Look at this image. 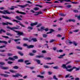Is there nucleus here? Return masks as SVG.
<instances>
[{
    "mask_svg": "<svg viewBox=\"0 0 80 80\" xmlns=\"http://www.w3.org/2000/svg\"><path fill=\"white\" fill-rule=\"evenodd\" d=\"M2 32L4 33H5V32H6L5 30L2 29L0 30V34H1L2 33Z\"/></svg>",
    "mask_w": 80,
    "mask_h": 80,
    "instance_id": "4be33fe9",
    "label": "nucleus"
},
{
    "mask_svg": "<svg viewBox=\"0 0 80 80\" xmlns=\"http://www.w3.org/2000/svg\"><path fill=\"white\" fill-rule=\"evenodd\" d=\"M1 24H2V25H7V22L6 23L5 22H2L1 23Z\"/></svg>",
    "mask_w": 80,
    "mask_h": 80,
    "instance_id": "c85d7f7f",
    "label": "nucleus"
},
{
    "mask_svg": "<svg viewBox=\"0 0 80 80\" xmlns=\"http://www.w3.org/2000/svg\"><path fill=\"white\" fill-rule=\"evenodd\" d=\"M79 31V30L78 29H77L76 30H73L72 31V32H78Z\"/></svg>",
    "mask_w": 80,
    "mask_h": 80,
    "instance_id": "de8ad7c7",
    "label": "nucleus"
},
{
    "mask_svg": "<svg viewBox=\"0 0 80 80\" xmlns=\"http://www.w3.org/2000/svg\"><path fill=\"white\" fill-rule=\"evenodd\" d=\"M37 77H39V78H44V77L40 75H38L37 76Z\"/></svg>",
    "mask_w": 80,
    "mask_h": 80,
    "instance_id": "a878e982",
    "label": "nucleus"
},
{
    "mask_svg": "<svg viewBox=\"0 0 80 80\" xmlns=\"http://www.w3.org/2000/svg\"><path fill=\"white\" fill-rule=\"evenodd\" d=\"M42 53H46V51L43 50L42 51Z\"/></svg>",
    "mask_w": 80,
    "mask_h": 80,
    "instance_id": "0e129e2a",
    "label": "nucleus"
},
{
    "mask_svg": "<svg viewBox=\"0 0 80 80\" xmlns=\"http://www.w3.org/2000/svg\"><path fill=\"white\" fill-rule=\"evenodd\" d=\"M34 10L36 11L38 10H39V8H38L36 7L34 8Z\"/></svg>",
    "mask_w": 80,
    "mask_h": 80,
    "instance_id": "ea45409f",
    "label": "nucleus"
},
{
    "mask_svg": "<svg viewBox=\"0 0 80 80\" xmlns=\"http://www.w3.org/2000/svg\"><path fill=\"white\" fill-rule=\"evenodd\" d=\"M7 28L8 29H10V30H12V28H11L10 27H7Z\"/></svg>",
    "mask_w": 80,
    "mask_h": 80,
    "instance_id": "603ef678",
    "label": "nucleus"
},
{
    "mask_svg": "<svg viewBox=\"0 0 80 80\" xmlns=\"http://www.w3.org/2000/svg\"><path fill=\"white\" fill-rule=\"evenodd\" d=\"M65 56V54H64L63 55H61L58 57V58H62L63 57Z\"/></svg>",
    "mask_w": 80,
    "mask_h": 80,
    "instance_id": "f8f14e48",
    "label": "nucleus"
},
{
    "mask_svg": "<svg viewBox=\"0 0 80 80\" xmlns=\"http://www.w3.org/2000/svg\"><path fill=\"white\" fill-rule=\"evenodd\" d=\"M55 41V39H51L49 41L50 43H52V42H53Z\"/></svg>",
    "mask_w": 80,
    "mask_h": 80,
    "instance_id": "7c9ffc66",
    "label": "nucleus"
},
{
    "mask_svg": "<svg viewBox=\"0 0 80 80\" xmlns=\"http://www.w3.org/2000/svg\"><path fill=\"white\" fill-rule=\"evenodd\" d=\"M68 43H69L70 44H72V43H73V42H71V41H68Z\"/></svg>",
    "mask_w": 80,
    "mask_h": 80,
    "instance_id": "680f3d73",
    "label": "nucleus"
},
{
    "mask_svg": "<svg viewBox=\"0 0 80 80\" xmlns=\"http://www.w3.org/2000/svg\"><path fill=\"white\" fill-rule=\"evenodd\" d=\"M17 48L18 49H19L20 50H22V48H21L20 47L18 46H17Z\"/></svg>",
    "mask_w": 80,
    "mask_h": 80,
    "instance_id": "3c124183",
    "label": "nucleus"
},
{
    "mask_svg": "<svg viewBox=\"0 0 80 80\" xmlns=\"http://www.w3.org/2000/svg\"><path fill=\"white\" fill-rule=\"evenodd\" d=\"M20 25L22 27H24V28H25V26L22 24H20Z\"/></svg>",
    "mask_w": 80,
    "mask_h": 80,
    "instance_id": "8fccbe9b",
    "label": "nucleus"
},
{
    "mask_svg": "<svg viewBox=\"0 0 80 80\" xmlns=\"http://www.w3.org/2000/svg\"><path fill=\"white\" fill-rule=\"evenodd\" d=\"M48 73L49 75H52V72L51 71H49L48 72Z\"/></svg>",
    "mask_w": 80,
    "mask_h": 80,
    "instance_id": "e433bc0d",
    "label": "nucleus"
},
{
    "mask_svg": "<svg viewBox=\"0 0 80 80\" xmlns=\"http://www.w3.org/2000/svg\"><path fill=\"white\" fill-rule=\"evenodd\" d=\"M20 28V26H18L17 27H13L12 28V30H13V31H14L15 32L17 33V34L19 36H20V35H23V32H20L19 31H15V29H18Z\"/></svg>",
    "mask_w": 80,
    "mask_h": 80,
    "instance_id": "f257e3e1",
    "label": "nucleus"
},
{
    "mask_svg": "<svg viewBox=\"0 0 80 80\" xmlns=\"http://www.w3.org/2000/svg\"><path fill=\"white\" fill-rule=\"evenodd\" d=\"M8 69V67H4V68H3V70H7Z\"/></svg>",
    "mask_w": 80,
    "mask_h": 80,
    "instance_id": "58836bf2",
    "label": "nucleus"
},
{
    "mask_svg": "<svg viewBox=\"0 0 80 80\" xmlns=\"http://www.w3.org/2000/svg\"><path fill=\"white\" fill-rule=\"evenodd\" d=\"M0 56H2V57H5L6 55L4 54H0Z\"/></svg>",
    "mask_w": 80,
    "mask_h": 80,
    "instance_id": "4d7b16f0",
    "label": "nucleus"
},
{
    "mask_svg": "<svg viewBox=\"0 0 80 80\" xmlns=\"http://www.w3.org/2000/svg\"><path fill=\"white\" fill-rule=\"evenodd\" d=\"M72 43L75 45V46H77V43L75 41L72 42Z\"/></svg>",
    "mask_w": 80,
    "mask_h": 80,
    "instance_id": "cd10ccee",
    "label": "nucleus"
},
{
    "mask_svg": "<svg viewBox=\"0 0 80 80\" xmlns=\"http://www.w3.org/2000/svg\"><path fill=\"white\" fill-rule=\"evenodd\" d=\"M65 21L67 22H75V20L74 19H69L68 20H66Z\"/></svg>",
    "mask_w": 80,
    "mask_h": 80,
    "instance_id": "0eeeda50",
    "label": "nucleus"
},
{
    "mask_svg": "<svg viewBox=\"0 0 80 80\" xmlns=\"http://www.w3.org/2000/svg\"><path fill=\"white\" fill-rule=\"evenodd\" d=\"M13 58H14V59H17L18 57L17 56H14L13 57Z\"/></svg>",
    "mask_w": 80,
    "mask_h": 80,
    "instance_id": "864d4df0",
    "label": "nucleus"
},
{
    "mask_svg": "<svg viewBox=\"0 0 80 80\" xmlns=\"http://www.w3.org/2000/svg\"><path fill=\"white\" fill-rule=\"evenodd\" d=\"M44 30L45 28L44 27H41L40 29L39 28L38 29V31H43V30Z\"/></svg>",
    "mask_w": 80,
    "mask_h": 80,
    "instance_id": "1a4fd4ad",
    "label": "nucleus"
},
{
    "mask_svg": "<svg viewBox=\"0 0 80 80\" xmlns=\"http://www.w3.org/2000/svg\"><path fill=\"white\" fill-rule=\"evenodd\" d=\"M36 7H39L40 8H42V6L39 5H35Z\"/></svg>",
    "mask_w": 80,
    "mask_h": 80,
    "instance_id": "a18cd8bd",
    "label": "nucleus"
},
{
    "mask_svg": "<svg viewBox=\"0 0 80 80\" xmlns=\"http://www.w3.org/2000/svg\"><path fill=\"white\" fill-rule=\"evenodd\" d=\"M73 12L75 13H78V11L77 10H74Z\"/></svg>",
    "mask_w": 80,
    "mask_h": 80,
    "instance_id": "13d9d810",
    "label": "nucleus"
},
{
    "mask_svg": "<svg viewBox=\"0 0 80 80\" xmlns=\"http://www.w3.org/2000/svg\"><path fill=\"white\" fill-rule=\"evenodd\" d=\"M10 71L11 72H12V73H15L16 72V71H15L13 70H10Z\"/></svg>",
    "mask_w": 80,
    "mask_h": 80,
    "instance_id": "49530a36",
    "label": "nucleus"
},
{
    "mask_svg": "<svg viewBox=\"0 0 80 80\" xmlns=\"http://www.w3.org/2000/svg\"><path fill=\"white\" fill-rule=\"evenodd\" d=\"M13 68H14L15 69H18V68H19L17 66H14L13 67Z\"/></svg>",
    "mask_w": 80,
    "mask_h": 80,
    "instance_id": "2f4dec72",
    "label": "nucleus"
},
{
    "mask_svg": "<svg viewBox=\"0 0 80 80\" xmlns=\"http://www.w3.org/2000/svg\"><path fill=\"white\" fill-rule=\"evenodd\" d=\"M6 34L7 35H8V36H12V35L11 34L9 33H6Z\"/></svg>",
    "mask_w": 80,
    "mask_h": 80,
    "instance_id": "37998d69",
    "label": "nucleus"
},
{
    "mask_svg": "<svg viewBox=\"0 0 80 80\" xmlns=\"http://www.w3.org/2000/svg\"><path fill=\"white\" fill-rule=\"evenodd\" d=\"M28 5V4H26V5H21L20 6L19 5H17L18 7H22V8H25L26 7H27V6Z\"/></svg>",
    "mask_w": 80,
    "mask_h": 80,
    "instance_id": "dca6fc26",
    "label": "nucleus"
},
{
    "mask_svg": "<svg viewBox=\"0 0 80 80\" xmlns=\"http://www.w3.org/2000/svg\"><path fill=\"white\" fill-rule=\"evenodd\" d=\"M29 55H30L31 56H33V55H34V54L32 53H29Z\"/></svg>",
    "mask_w": 80,
    "mask_h": 80,
    "instance_id": "338daca9",
    "label": "nucleus"
},
{
    "mask_svg": "<svg viewBox=\"0 0 80 80\" xmlns=\"http://www.w3.org/2000/svg\"><path fill=\"white\" fill-rule=\"evenodd\" d=\"M71 7H72V6L71 5H68L67 6V8H70Z\"/></svg>",
    "mask_w": 80,
    "mask_h": 80,
    "instance_id": "69168bd1",
    "label": "nucleus"
},
{
    "mask_svg": "<svg viewBox=\"0 0 80 80\" xmlns=\"http://www.w3.org/2000/svg\"><path fill=\"white\" fill-rule=\"evenodd\" d=\"M16 12L18 13H20V14H22L23 15H26V13L24 12H19L18 11H16Z\"/></svg>",
    "mask_w": 80,
    "mask_h": 80,
    "instance_id": "6e6552de",
    "label": "nucleus"
},
{
    "mask_svg": "<svg viewBox=\"0 0 80 80\" xmlns=\"http://www.w3.org/2000/svg\"><path fill=\"white\" fill-rule=\"evenodd\" d=\"M16 77H23V76L22 75L19 73H16Z\"/></svg>",
    "mask_w": 80,
    "mask_h": 80,
    "instance_id": "9b49d317",
    "label": "nucleus"
},
{
    "mask_svg": "<svg viewBox=\"0 0 80 80\" xmlns=\"http://www.w3.org/2000/svg\"><path fill=\"white\" fill-rule=\"evenodd\" d=\"M8 60H12V61H14V60H15V59L9 57L8 58Z\"/></svg>",
    "mask_w": 80,
    "mask_h": 80,
    "instance_id": "aec40b11",
    "label": "nucleus"
},
{
    "mask_svg": "<svg viewBox=\"0 0 80 80\" xmlns=\"http://www.w3.org/2000/svg\"><path fill=\"white\" fill-rule=\"evenodd\" d=\"M12 63H13V62H12L10 61H8V64H11Z\"/></svg>",
    "mask_w": 80,
    "mask_h": 80,
    "instance_id": "6e6d98bb",
    "label": "nucleus"
},
{
    "mask_svg": "<svg viewBox=\"0 0 80 80\" xmlns=\"http://www.w3.org/2000/svg\"><path fill=\"white\" fill-rule=\"evenodd\" d=\"M7 55L8 56H12V55H13V54L11 53H8Z\"/></svg>",
    "mask_w": 80,
    "mask_h": 80,
    "instance_id": "79ce46f5",
    "label": "nucleus"
},
{
    "mask_svg": "<svg viewBox=\"0 0 80 80\" xmlns=\"http://www.w3.org/2000/svg\"><path fill=\"white\" fill-rule=\"evenodd\" d=\"M42 36L43 37H44V38H46V37H47V34H43Z\"/></svg>",
    "mask_w": 80,
    "mask_h": 80,
    "instance_id": "a19ab883",
    "label": "nucleus"
},
{
    "mask_svg": "<svg viewBox=\"0 0 80 80\" xmlns=\"http://www.w3.org/2000/svg\"><path fill=\"white\" fill-rule=\"evenodd\" d=\"M15 18L16 19H17V20H22V19L18 16H16Z\"/></svg>",
    "mask_w": 80,
    "mask_h": 80,
    "instance_id": "f3484780",
    "label": "nucleus"
},
{
    "mask_svg": "<svg viewBox=\"0 0 80 80\" xmlns=\"http://www.w3.org/2000/svg\"><path fill=\"white\" fill-rule=\"evenodd\" d=\"M19 40H20V39H18L14 40V41H15V42H18V41H19Z\"/></svg>",
    "mask_w": 80,
    "mask_h": 80,
    "instance_id": "052dcab7",
    "label": "nucleus"
},
{
    "mask_svg": "<svg viewBox=\"0 0 80 80\" xmlns=\"http://www.w3.org/2000/svg\"><path fill=\"white\" fill-rule=\"evenodd\" d=\"M23 62V59H20L18 61V62Z\"/></svg>",
    "mask_w": 80,
    "mask_h": 80,
    "instance_id": "4c0bfd02",
    "label": "nucleus"
},
{
    "mask_svg": "<svg viewBox=\"0 0 80 80\" xmlns=\"http://www.w3.org/2000/svg\"><path fill=\"white\" fill-rule=\"evenodd\" d=\"M6 23H7V25H8V24H9V25H13V24H12V23H10V22H6Z\"/></svg>",
    "mask_w": 80,
    "mask_h": 80,
    "instance_id": "5fc2aeb1",
    "label": "nucleus"
},
{
    "mask_svg": "<svg viewBox=\"0 0 80 80\" xmlns=\"http://www.w3.org/2000/svg\"><path fill=\"white\" fill-rule=\"evenodd\" d=\"M34 47V46L33 45H31L28 46V48H33Z\"/></svg>",
    "mask_w": 80,
    "mask_h": 80,
    "instance_id": "c756f323",
    "label": "nucleus"
},
{
    "mask_svg": "<svg viewBox=\"0 0 80 80\" xmlns=\"http://www.w3.org/2000/svg\"><path fill=\"white\" fill-rule=\"evenodd\" d=\"M53 78L56 80H58V79L57 78V77H56V76H55V75H54L53 76Z\"/></svg>",
    "mask_w": 80,
    "mask_h": 80,
    "instance_id": "c9c22d12",
    "label": "nucleus"
},
{
    "mask_svg": "<svg viewBox=\"0 0 80 80\" xmlns=\"http://www.w3.org/2000/svg\"><path fill=\"white\" fill-rule=\"evenodd\" d=\"M75 68H74V69H76V71H77V70H80V68H77L76 67H75Z\"/></svg>",
    "mask_w": 80,
    "mask_h": 80,
    "instance_id": "09e8293b",
    "label": "nucleus"
},
{
    "mask_svg": "<svg viewBox=\"0 0 80 80\" xmlns=\"http://www.w3.org/2000/svg\"><path fill=\"white\" fill-rule=\"evenodd\" d=\"M38 23L37 22H36L34 23H32L30 25L31 27H33V26H34V25H37Z\"/></svg>",
    "mask_w": 80,
    "mask_h": 80,
    "instance_id": "2eb2a0df",
    "label": "nucleus"
},
{
    "mask_svg": "<svg viewBox=\"0 0 80 80\" xmlns=\"http://www.w3.org/2000/svg\"><path fill=\"white\" fill-rule=\"evenodd\" d=\"M75 80H80V78H75Z\"/></svg>",
    "mask_w": 80,
    "mask_h": 80,
    "instance_id": "774afa93",
    "label": "nucleus"
},
{
    "mask_svg": "<svg viewBox=\"0 0 80 80\" xmlns=\"http://www.w3.org/2000/svg\"><path fill=\"white\" fill-rule=\"evenodd\" d=\"M46 64H48L49 65H52V64H54V62L46 63Z\"/></svg>",
    "mask_w": 80,
    "mask_h": 80,
    "instance_id": "e2e57ef3",
    "label": "nucleus"
},
{
    "mask_svg": "<svg viewBox=\"0 0 80 80\" xmlns=\"http://www.w3.org/2000/svg\"><path fill=\"white\" fill-rule=\"evenodd\" d=\"M35 57L38 58H43L44 56H43V55H37Z\"/></svg>",
    "mask_w": 80,
    "mask_h": 80,
    "instance_id": "423d86ee",
    "label": "nucleus"
},
{
    "mask_svg": "<svg viewBox=\"0 0 80 80\" xmlns=\"http://www.w3.org/2000/svg\"><path fill=\"white\" fill-rule=\"evenodd\" d=\"M67 69H68V70H69V71H68V72H72V70H73V69H74V68H75V67H73L72 68H72V66H70V65H68V66L67 67ZM68 68H71L70 69H68Z\"/></svg>",
    "mask_w": 80,
    "mask_h": 80,
    "instance_id": "7ed1b4c3",
    "label": "nucleus"
},
{
    "mask_svg": "<svg viewBox=\"0 0 80 80\" xmlns=\"http://www.w3.org/2000/svg\"><path fill=\"white\" fill-rule=\"evenodd\" d=\"M18 53H19V54L20 55H21V56H23V54L22 53V52H18Z\"/></svg>",
    "mask_w": 80,
    "mask_h": 80,
    "instance_id": "c03bdc74",
    "label": "nucleus"
},
{
    "mask_svg": "<svg viewBox=\"0 0 80 80\" xmlns=\"http://www.w3.org/2000/svg\"><path fill=\"white\" fill-rule=\"evenodd\" d=\"M53 68H54V69H58L59 68H58V66H55L54 67H53Z\"/></svg>",
    "mask_w": 80,
    "mask_h": 80,
    "instance_id": "f704fd0d",
    "label": "nucleus"
},
{
    "mask_svg": "<svg viewBox=\"0 0 80 80\" xmlns=\"http://www.w3.org/2000/svg\"><path fill=\"white\" fill-rule=\"evenodd\" d=\"M0 43H5V45L7 44V42L4 41H0Z\"/></svg>",
    "mask_w": 80,
    "mask_h": 80,
    "instance_id": "ddd939ff",
    "label": "nucleus"
},
{
    "mask_svg": "<svg viewBox=\"0 0 80 80\" xmlns=\"http://www.w3.org/2000/svg\"><path fill=\"white\" fill-rule=\"evenodd\" d=\"M33 29V28L32 27H28V32H30V30H32Z\"/></svg>",
    "mask_w": 80,
    "mask_h": 80,
    "instance_id": "a211bd4d",
    "label": "nucleus"
},
{
    "mask_svg": "<svg viewBox=\"0 0 80 80\" xmlns=\"http://www.w3.org/2000/svg\"><path fill=\"white\" fill-rule=\"evenodd\" d=\"M29 62V61L28 60H26L24 62L26 65H30V64H31V63L28 62Z\"/></svg>",
    "mask_w": 80,
    "mask_h": 80,
    "instance_id": "9d476101",
    "label": "nucleus"
},
{
    "mask_svg": "<svg viewBox=\"0 0 80 80\" xmlns=\"http://www.w3.org/2000/svg\"><path fill=\"white\" fill-rule=\"evenodd\" d=\"M43 67H44V68H50V67L47 65H44L43 66Z\"/></svg>",
    "mask_w": 80,
    "mask_h": 80,
    "instance_id": "72a5a7b5",
    "label": "nucleus"
},
{
    "mask_svg": "<svg viewBox=\"0 0 80 80\" xmlns=\"http://www.w3.org/2000/svg\"><path fill=\"white\" fill-rule=\"evenodd\" d=\"M0 65H5V63L3 62H0Z\"/></svg>",
    "mask_w": 80,
    "mask_h": 80,
    "instance_id": "bf43d9fd",
    "label": "nucleus"
},
{
    "mask_svg": "<svg viewBox=\"0 0 80 80\" xmlns=\"http://www.w3.org/2000/svg\"><path fill=\"white\" fill-rule=\"evenodd\" d=\"M13 22H16V23H18V22H20H20H19L18 21H17L15 19H13L12 20Z\"/></svg>",
    "mask_w": 80,
    "mask_h": 80,
    "instance_id": "473e14b6",
    "label": "nucleus"
},
{
    "mask_svg": "<svg viewBox=\"0 0 80 80\" xmlns=\"http://www.w3.org/2000/svg\"><path fill=\"white\" fill-rule=\"evenodd\" d=\"M35 61H36V62H37V63H38V64H40V60H38V59H36Z\"/></svg>",
    "mask_w": 80,
    "mask_h": 80,
    "instance_id": "393cba45",
    "label": "nucleus"
},
{
    "mask_svg": "<svg viewBox=\"0 0 80 80\" xmlns=\"http://www.w3.org/2000/svg\"><path fill=\"white\" fill-rule=\"evenodd\" d=\"M36 13H37V14H35L34 15H38L39 14H42L43 13L41 12H36Z\"/></svg>",
    "mask_w": 80,
    "mask_h": 80,
    "instance_id": "b1692460",
    "label": "nucleus"
},
{
    "mask_svg": "<svg viewBox=\"0 0 80 80\" xmlns=\"http://www.w3.org/2000/svg\"><path fill=\"white\" fill-rule=\"evenodd\" d=\"M44 59H45V60H51V58L48 57L44 58Z\"/></svg>",
    "mask_w": 80,
    "mask_h": 80,
    "instance_id": "bb28decb",
    "label": "nucleus"
},
{
    "mask_svg": "<svg viewBox=\"0 0 80 80\" xmlns=\"http://www.w3.org/2000/svg\"><path fill=\"white\" fill-rule=\"evenodd\" d=\"M32 40L33 42H37V38H32Z\"/></svg>",
    "mask_w": 80,
    "mask_h": 80,
    "instance_id": "5701e85b",
    "label": "nucleus"
},
{
    "mask_svg": "<svg viewBox=\"0 0 80 80\" xmlns=\"http://www.w3.org/2000/svg\"><path fill=\"white\" fill-rule=\"evenodd\" d=\"M75 17H77V19L78 20H80V15H79L78 16L77 15H75Z\"/></svg>",
    "mask_w": 80,
    "mask_h": 80,
    "instance_id": "6ab92c4d",
    "label": "nucleus"
},
{
    "mask_svg": "<svg viewBox=\"0 0 80 80\" xmlns=\"http://www.w3.org/2000/svg\"><path fill=\"white\" fill-rule=\"evenodd\" d=\"M0 75H2V76H3L4 77H9L8 75L6 74H0Z\"/></svg>",
    "mask_w": 80,
    "mask_h": 80,
    "instance_id": "4468645a",
    "label": "nucleus"
},
{
    "mask_svg": "<svg viewBox=\"0 0 80 80\" xmlns=\"http://www.w3.org/2000/svg\"><path fill=\"white\" fill-rule=\"evenodd\" d=\"M59 15L62 16V17H65L66 14H64L63 13H60L59 14Z\"/></svg>",
    "mask_w": 80,
    "mask_h": 80,
    "instance_id": "412c9836",
    "label": "nucleus"
},
{
    "mask_svg": "<svg viewBox=\"0 0 80 80\" xmlns=\"http://www.w3.org/2000/svg\"><path fill=\"white\" fill-rule=\"evenodd\" d=\"M2 17L4 18H5V19H8L9 20H11L12 19L11 18H9V17L5 16H2Z\"/></svg>",
    "mask_w": 80,
    "mask_h": 80,
    "instance_id": "39448f33",
    "label": "nucleus"
},
{
    "mask_svg": "<svg viewBox=\"0 0 80 80\" xmlns=\"http://www.w3.org/2000/svg\"><path fill=\"white\" fill-rule=\"evenodd\" d=\"M62 68H63L64 69L66 68L67 71H70L69 70H68L67 69V66H66V64H62Z\"/></svg>",
    "mask_w": 80,
    "mask_h": 80,
    "instance_id": "20e7f679",
    "label": "nucleus"
},
{
    "mask_svg": "<svg viewBox=\"0 0 80 80\" xmlns=\"http://www.w3.org/2000/svg\"><path fill=\"white\" fill-rule=\"evenodd\" d=\"M0 13H3V14H10V13H14L13 12H10L7 10H4L3 11H0Z\"/></svg>",
    "mask_w": 80,
    "mask_h": 80,
    "instance_id": "f03ea898",
    "label": "nucleus"
}]
</instances>
